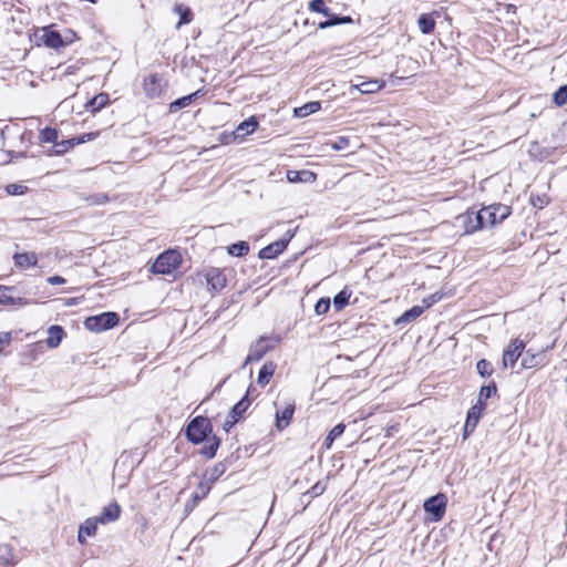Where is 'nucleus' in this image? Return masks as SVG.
Listing matches in <instances>:
<instances>
[{"label": "nucleus", "mask_w": 567, "mask_h": 567, "mask_svg": "<svg viewBox=\"0 0 567 567\" xmlns=\"http://www.w3.org/2000/svg\"><path fill=\"white\" fill-rule=\"evenodd\" d=\"M351 296L352 291L348 287H344L333 298L334 308L337 310H342L349 303V299Z\"/></svg>", "instance_id": "cd10ccee"}, {"label": "nucleus", "mask_w": 567, "mask_h": 567, "mask_svg": "<svg viewBox=\"0 0 567 567\" xmlns=\"http://www.w3.org/2000/svg\"><path fill=\"white\" fill-rule=\"evenodd\" d=\"M13 259L20 268H30L38 264V257L34 252H18L13 256Z\"/></svg>", "instance_id": "f3484780"}, {"label": "nucleus", "mask_w": 567, "mask_h": 567, "mask_svg": "<svg viewBox=\"0 0 567 567\" xmlns=\"http://www.w3.org/2000/svg\"><path fill=\"white\" fill-rule=\"evenodd\" d=\"M48 284L52 285V286H56V285H63L65 284V278L61 277V276H52V277H49L47 279Z\"/></svg>", "instance_id": "3c124183"}, {"label": "nucleus", "mask_w": 567, "mask_h": 567, "mask_svg": "<svg viewBox=\"0 0 567 567\" xmlns=\"http://www.w3.org/2000/svg\"><path fill=\"white\" fill-rule=\"evenodd\" d=\"M497 391L496 384L492 382L488 385H483L480 390L478 401L477 403H485L487 399H489Z\"/></svg>", "instance_id": "4c0bfd02"}, {"label": "nucleus", "mask_w": 567, "mask_h": 567, "mask_svg": "<svg viewBox=\"0 0 567 567\" xmlns=\"http://www.w3.org/2000/svg\"><path fill=\"white\" fill-rule=\"evenodd\" d=\"M174 12L179 14V21L176 24V29H179L182 25L187 24L193 20L192 10L183 4H175Z\"/></svg>", "instance_id": "412c9836"}, {"label": "nucleus", "mask_w": 567, "mask_h": 567, "mask_svg": "<svg viewBox=\"0 0 567 567\" xmlns=\"http://www.w3.org/2000/svg\"><path fill=\"white\" fill-rule=\"evenodd\" d=\"M437 300H440V297H437L436 295L430 296L429 299L424 300V302H426V306L424 308H430Z\"/></svg>", "instance_id": "bf43d9fd"}, {"label": "nucleus", "mask_w": 567, "mask_h": 567, "mask_svg": "<svg viewBox=\"0 0 567 567\" xmlns=\"http://www.w3.org/2000/svg\"><path fill=\"white\" fill-rule=\"evenodd\" d=\"M213 425L208 417L198 415L189 421L185 429L186 439L193 444H200L205 442V445L200 450V454L207 458H213L220 445V439L216 435H212Z\"/></svg>", "instance_id": "f257e3e1"}, {"label": "nucleus", "mask_w": 567, "mask_h": 567, "mask_svg": "<svg viewBox=\"0 0 567 567\" xmlns=\"http://www.w3.org/2000/svg\"><path fill=\"white\" fill-rule=\"evenodd\" d=\"M199 93H200V91L198 90V91H196V92H194V93H192V94H188V95H186V96H183V97H181V99L175 100L174 102H172V103H171V105H169V111H171L172 113H174V112H177V111L182 110L183 107L188 106V105L193 102V100H194V99H195Z\"/></svg>", "instance_id": "bb28decb"}, {"label": "nucleus", "mask_w": 567, "mask_h": 567, "mask_svg": "<svg viewBox=\"0 0 567 567\" xmlns=\"http://www.w3.org/2000/svg\"><path fill=\"white\" fill-rule=\"evenodd\" d=\"M10 340V333H0V351L2 350L4 344H9Z\"/></svg>", "instance_id": "5fc2aeb1"}, {"label": "nucleus", "mask_w": 567, "mask_h": 567, "mask_svg": "<svg viewBox=\"0 0 567 567\" xmlns=\"http://www.w3.org/2000/svg\"><path fill=\"white\" fill-rule=\"evenodd\" d=\"M74 37L75 33L71 30L66 31V34L63 37L60 32L55 30H52L50 28H43L41 41L48 48L59 49L71 43Z\"/></svg>", "instance_id": "39448f33"}, {"label": "nucleus", "mask_w": 567, "mask_h": 567, "mask_svg": "<svg viewBox=\"0 0 567 567\" xmlns=\"http://www.w3.org/2000/svg\"><path fill=\"white\" fill-rule=\"evenodd\" d=\"M226 472V465L221 462L215 464L205 473V480L210 485L216 482Z\"/></svg>", "instance_id": "a878e982"}, {"label": "nucleus", "mask_w": 567, "mask_h": 567, "mask_svg": "<svg viewBox=\"0 0 567 567\" xmlns=\"http://www.w3.org/2000/svg\"><path fill=\"white\" fill-rule=\"evenodd\" d=\"M237 422H238L237 419H230L228 415L223 424V427L226 432H228Z\"/></svg>", "instance_id": "603ef678"}, {"label": "nucleus", "mask_w": 567, "mask_h": 567, "mask_svg": "<svg viewBox=\"0 0 567 567\" xmlns=\"http://www.w3.org/2000/svg\"><path fill=\"white\" fill-rule=\"evenodd\" d=\"M476 369L482 378H486L493 374L494 368L492 363L485 359H481L476 363Z\"/></svg>", "instance_id": "e433bc0d"}, {"label": "nucleus", "mask_w": 567, "mask_h": 567, "mask_svg": "<svg viewBox=\"0 0 567 567\" xmlns=\"http://www.w3.org/2000/svg\"><path fill=\"white\" fill-rule=\"evenodd\" d=\"M344 429H346L344 424L339 423L329 432L328 435H330V439L336 440L342 435V433L344 432Z\"/></svg>", "instance_id": "09e8293b"}, {"label": "nucleus", "mask_w": 567, "mask_h": 567, "mask_svg": "<svg viewBox=\"0 0 567 567\" xmlns=\"http://www.w3.org/2000/svg\"><path fill=\"white\" fill-rule=\"evenodd\" d=\"M424 307L422 306H414L411 309L406 310L401 317L398 318L396 324L403 323V322H411L419 318L423 311Z\"/></svg>", "instance_id": "c85d7f7f"}, {"label": "nucleus", "mask_w": 567, "mask_h": 567, "mask_svg": "<svg viewBox=\"0 0 567 567\" xmlns=\"http://www.w3.org/2000/svg\"><path fill=\"white\" fill-rule=\"evenodd\" d=\"M239 138L237 134H235V131L231 132V133H228V132H224L221 133L219 136H218V141L221 143V144H230L233 143L235 140Z\"/></svg>", "instance_id": "a18cd8bd"}, {"label": "nucleus", "mask_w": 567, "mask_h": 567, "mask_svg": "<svg viewBox=\"0 0 567 567\" xmlns=\"http://www.w3.org/2000/svg\"><path fill=\"white\" fill-rule=\"evenodd\" d=\"M0 565L3 567H12L14 565L12 550L9 546H0Z\"/></svg>", "instance_id": "2f4dec72"}, {"label": "nucleus", "mask_w": 567, "mask_h": 567, "mask_svg": "<svg viewBox=\"0 0 567 567\" xmlns=\"http://www.w3.org/2000/svg\"><path fill=\"white\" fill-rule=\"evenodd\" d=\"M334 25V22L331 20V17H328L326 21H321L319 23L320 29H328Z\"/></svg>", "instance_id": "13d9d810"}, {"label": "nucleus", "mask_w": 567, "mask_h": 567, "mask_svg": "<svg viewBox=\"0 0 567 567\" xmlns=\"http://www.w3.org/2000/svg\"><path fill=\"white\" fill-rule=\"evenodd\" d=\"M474 430H475L474 425H468V423L465 422L464 427H463V439H467L470 436V434L473 433Z\"/></svg>", "instance_id": "6e6d98bb"}, {"label": "nucleus", "mask_w": 567, "mask_h": 567, "mask_svg": "<svg viewBox=\"0 0 567 567\" xmlns=\"http://www.w3.org/2000/svg\"><path fill=\"white\" fill-rule=\"evenodd\" d=\"M384 81L380 80H369L355 84L351 83L349 92L350 94H352L355 91L362 94H372L380 91L384 86Z\"/></svg>", "instance_id": "9d476101"}, {"label": "nucleus", "mask_w": 567, "mask_h": 567, "mask_svg": "<svg viewBox=\"0 0 567 567\" xmlns=\"http://www.w3.org/2000/svg\"><path fill=\"white\" fill-rule=\"evenodd\" d=\"M447 498L444 494L439 493L427 498L424 504V511L431 515L432 522H439L443 518L446 509Z\"/></svg>", "instance_id": "423d86ee"}, {"label": "nucleus", "mask_w": 567, "mask_h": 567, "mask_svg": "<svg viewBox=\"0 0 567 567\" xmlns=\"http://www.w3.org/2000/svg\"><path fill=\"white\" fill-rule=\"evenodd\" d=\"M553 102L557 106H563L567 103V84L561 85L554 94Z\"/></svg>", "instance_id": "58836bf2"}, {"label": "nucleus", "mask_w": 567, "mask_h": 567, "mask_svg": "<svg viewBox=\"0 0 567 567\" xmlns=\"http://www.w3.org/2000/svg\"><path fill=\"white\" fill-rule=\"evenodd\" d=\"M181 262L182 255L177 250L168 249L155 259L151 270L154 274L168 275L177 269Z\"/></svg>", "instance_id": "7ed1b4c3"}, {"label": "nucleus", "mask_w": 567, "mask_h": 567, "mask_svg": "<svg viewBox=\"0 0 567 567\" xmlns=\"http://www.w3.org/2000/svg\"><path fill=\"white\" fill-rule=\"evenodd\" d=\"M512 213L507 205L493 204L483 207L481 210L474 213L468 212L464 216V224L466 233H474L487 226H494L506 219Z\"/></svg>", "instance_id": "f03ea898"}, {"label": "nucleus", "mask_w": 567, "mask_h": 567, "mask_svg": "<svg viewBox=\"0 0 567 567\" xmlns=\"http://www.w3.org/2000/svg\"><path fill=\"white\" fill-rule=\"evenodd\" d=\"M118 323V316L115 312H103L85 319L84 326L87 330L101 332L114 328Z\"/></svg>", "instance_id": "20e7f679"}, {"label": "nucleus", "mask_w": 567, "mask_h": 567, "mask_svg": "<svg viewBox=\"0 0 567 567\" xmlns=\"http://www.w3.org/2000/svg\"><path fill=\"white\" fill-rule=\"evenodd\" d=\"M257 127V118L255 116H250L237 126L235 134H237L239 138H244L246 135L254 133Z\"/></svg>", "instance_id": "a211bd4d"}, {"label": "nucleus", "mask_w": 567, "mask_h": 567, "mask_svg": "<svg viewBox=\"0 0 567 567\" xmlns=\"http://www.w3.org/2000/svg\"><path fill=\"white\" fill-rule=\"evenodd\" d=\"M349 144H350V140H349V137H346V136H339V137H337L336 141L330 143L331 148L334 151H343V150L348 148Z\"/></svg>", "instance_id": "37998d69"}, {"label": "nucleus", "mask_w": 567, "mask_h": 567, "mask_svg": "<svg viewBox=\"0 0 567 567\" xmlns=\"http://www.w3.org/2000/svg\"><path fill=\"white\" fill-rule=\"evenodd\" d=\"M287 178L289 179V182H298V181H300L299 172H297V171H288Z\"/></svg>", "instance_id": "4d7b16f0"}, {"label": "nucleus", "mask_w": 567, "mask_h": 567, "mask_svg": "<svg viewBox=\"0 0 567 567\" xmlns=\"http://www.w3.org/2000/svg\"><path fill=\"white\" fill-rule=\"evenodd\" d=\"M485 406L486 403H476L473 405L467 412L465 422L468 423V425H474L476 427Z\"/></svg>", "instance_id": "4be33fe9"}, {"label": "nucleus", "mask_w": 567, "mask_h": 567, "mask_svg": "<svg viewBox=\"0 0 567 567\" xmlns=\"http://www.w3.org/2000/svg\"><path fill=\"white\" fill-rule=\"evenodd\" d=\"M206 281L212 290L219 291L226 287V276L218 268H210L206 272Z\"/></svg>", "instance_id": "9b49d317"}, {"label": "nucleus", "mask_w": 567, "mask_h": 567, "mask_svg": "<svg viewBox=\"0 0 567 567\" xmlns=\"http://www.w3.org/2000/svg\"><path fill=\"white\" fill-rule=\"evenodd\" d=\"M97 524L100 523V519L97 517H90L84 520L83 524L80 525L79 534H78V540L81 544L85 543V536H93L96 533Z\"/></svg>", "instance_id": "4468645a"}, {"label": "nucleus", "mask_w": 567, "mask_h": 567, "mask_svg": "<svg viewBox=\"0 0 567 567\" xmlns=\"http://www.w3.org/2000/svg\"><path fill=\"white\" fill-rule=\"evenodd\" d=\"M250 399L244 396L240 401H238L229 411L230 419H237L238 421L241 419L243 414L246 412L248 406L250 405Z\"/></svg>", "instance_id": "5701e85b"}, {"label": "nucleus", "mask_w": 567, "mask_h": 567, "mask_svg": "<svg viewBox=\"0 0 567 567\" xmlns=\"http://www.w3.org/2000/svg\"><path fill=\"white\" fill-rule=\"evenodd\" d=\"M89 200H90V204H92V205H102L109 200V197L105 194H97V195L91 196L89 198Z\"/></svg>", "instance_id": "de8ad7c7"}, {"label": "nucleus", "mask_w": 567, "mask_h": 567, "mask_svg": "<svg viewBox=\"0 0 567 567\" xmlns=\"http://www.w3.org/2000/svg\"><path fill=\"white\" fill-rule=\"evenodd\" d=\"M417 23H419L421 32L424 34H429V33L433 32L434 27H435V21H434L433 17L430 14H425V13L420 16Z\"/></svg>", "instance_id": "c756f323"}, {"label": "nucleus", "mask_w": 567, "mask_h": 567, "mask_svg": "<svg viewBox=\"0 0 567 567\" xmlns=\"http://www.w3.org/2000/svg\"><path fill=\"white\" fill-rule=\"evenodd\" d=\"M331 17V20L334 22V25H338V24H348V23H352L353 20L350 16H338V14H333L330 12V16Z\"/></svg>", "instance_id": "c03bdc74"}, {"label": "nucleus", "mask_w": 567, "mask_h": 567, "mask_svg": "<svg viewBox=\"0 0 567 567\" xmlns=\"http://www.w3.org/2000/svg\"><path fill=\"white\" fill-rule=\"evenodd\" d=\"M121 507L117 503H112L103 508L100 516H96L100 519L101 524H106L109 522H114L120 517Z\"/></svg>", "instance_id": "dca6fc26"}, {"label": "nucleus", "mask_w": 567, "mask_h": 567, "mask_svg": "<svg viewBox=\"0 0 567 567\" xmlns=\"http://www.w3.org/2000/svg\"><path fill=\"white\" fill-rule=\"evenodd\" d=\"M110 99L106 93H100L86 103V109L91 112H97L109 103Z\"/></svg>", "instance_id": "b1692460"}, {"label": "nucleus", "mask_w": 567, "mask_h": 567, "mask_svg": "<svg viewBox=\"0 0 567 567\" xmlns=\"http://www.w3.org/2000/svg\"><path fill=\"white\" fill-rule=\"evenodd\" d=\"M249 251V245L247 241H238L228 247V252L231 256L241 257L247 255Z\"/></svg>", "instance_id": "7c9ffc66"}, {"label": "nucleus", "mask_w": 567, "mask_h": 567, "mask_svg": "<svg viewBox=\"0 0 567 567\" xmlns=\"http://www.w3.org/2000/svg\"><path fill=\"white\" fill-rule=\"evenodd\" d=\"M292 236L293 235L291 234V235H289L288 238L279 239V240L271 243L268 246L264 247L262 249H260V251L258 254L259 258L260 259L276 258L279 254H281L286 249V247H287L289 240L292 238Z\"/></svg>", "instance_id": "1a4fd4ad"}, {"label": "nucleus", "mask_w": 567, "mask_h": 567, "mask_svg": "<svg viewBox=\"0 0 567 567\" xmlns=\"http://www.w3.org/2000/svg\"><path fill=\"white\" fill-rule=\"evenodd\" d=\"M6 190L9 195H23L27 193L28 187L23 184L13 183L7 185Z\"/></svg>", "instance_id": "a19ab883"}, {"label": "nucleus", "mask_w": 567, "mask_h": 567, "mask_svg": "<svg viewBox=\"0 0 567 567\" xmlns=\"http://www.w3.org/2000/svg\"><path fill=\"white\" fill-rule=\"evenodd\" d=\"M334 442L333 439H330V435H328L326 439H324V442H323V445L327 447V449H330L332 446V443Z\"/></svg>", "instance_id": "052dcab7"}, {"label": "nucleus", "mask_w": 567, "mask_h": 567, "mask_svg": "<svg viewBox=\"0 0 567 567\" xmlns=\"http://www.w3.org/2000/svg\"><path fill=\"white\" fill-rule=\"evenodd\" d=\"M525 344L522 340H513L503 353V365L504 368H513L518 358L522 355Z\"/></svg>", "instance_id": "6e6552de"}, {"label": "nucleus", "mask_w": 567, "mask_h": 567, "mask_svg": "<svg viewBox=\"0 0 567 567\" xmlns=\"http://www.w3.org/2000/svg\"><path fill=\"white\" fill-rule=\"evenodd\" d=\"M274 347L275 344L270 343L268 338H259L254 344L250 346L249 353L243 364V368L251 362L261 360L267 352L274 349Z\"/></svg>", "instance_id": "0eeeda50"}, {"label": "nucleus", "mask_w": 567, "mask_h": 567, "mask_svg": "<svg viewBox=\"0 0 567 567\" xmlns=\"http://www.w3.org/2000/svg\"><path fill=\"white\" fill-rule=\"evenodd\" d=\"M330 309V299L321 298L317 301L315 306V312L317 315H326Z\"/></svg>", "instance_id": "79ce46f5"}, {"label": "nucleus", "mask_w": 567, "mask_h": 567, "mask_svg": "<svg viewBox=\"0 0 567 567\" xmlns=\"http://www.w3.org/2000/svg\"><path fill=\"white\" fill-rule=\"evenodd\" d=\"M12 291V288L0 286V303H10L12 298L9 296V292Z\"/></svg>", "instance_id": "49530a36"}, {"label": "nucleus", "mask_w": 567, "mask_h": 567, "mask_svg": "<svg viewBox=\"0 0 567 567\" xmlns=\"http://www.w3.org/2000/svg\"><path fill=\"white\" fill-rule=\"evenodd\" d=\"M210 488L212 485L209 483H207L206 481L200 482L193 494V498L195 501L203 499L209 493Z\"/></svg>", "instance_id": "ea45409f"}, {"label": "nucleus", "mask_w": 567, "mask_h": 567, "mask_svg": "<svg viewBox=\"0 0 567 567\" xmlns=\"http://www.w3.org/2000/svg\"><path fill=\"white\" fill-rule=\"evenodd\" d=\"M309 10L326 17L330 16V9L326 6L324 0H311L309 2Z\"/></svg>", "instance_id": "f704fd0d"}, {"label": "nucleus", "mask_w": 567, "mask_h": 567, "mask_svg": "<svg viewBox=\"0 0 567 567\" xmlns=\"http://www.w3.org/2000/svg\"><path fill=\"white\" fill-rule=\"evenodd\" d=\"M326 489V486L324 484L318 482L317 484H315L310 489H309V494L312 496V497H317L319 495H321Z\"/></svg>", "instance_id": "8fccbe9b"}, {"label": "nucleus", "mask_w": 567, "mask_h": 567, "mask_svg": "<svg viewBox=\"0 0 567 567\" xmlns=\"http://www.w3.org/2000/svg\"><path fill=\"white\" fill-rule=\"evenodd\" d=\"M321 109L320 102L313 101L295 109L296 117H306Z\"/></svg>", "instance_id": "393cba45"}, {"label": "nucleus", "mask_w": 567, "mask_h": 567, "mask_svg": "<svg viewBox=\"0 0 567 567\" xmlns=\"http://www.w3.org/2000/svg\"><path fill=\"white\" fill-rule=\"evenodd\" d=\"M293 413H295L293 404H288L284 408V410L277 411L276 412V427L279 431H282L284 429H286L289 425Z\"/></svg>", "instance_id": "2eb2a0df"}, {"label": "nucleus", "mask_w": 567, "mask_h": 567, "mask_svg": "<svg viewBox=\"0 0 567 567\" xmlns=\"http://www.w3.org/2000/svg\"><path fill=\"white\" fill-rule=\"evenodd\" d=\"M554 147L543 146L538 142H533L528 148L529 156L539 162L549 158L554 154Z\"/></svg>", "instance_id": "ddd939ff"}, {"label": "nucleus", "mask_w": 567, "mask_h": 567, "mask_svg": "<svg viewBox=\"0 0 567 567\" xmlns=\"http://www.w3.org/2000/svg\"><path fill=\"white\" fill-rule=\"evenodd\" d=\"M74 145H75V138L62 140L60 142L56 140L55 145H53L54 153L56 155L64 154L70 148H72Z\"/></svg>", "instance_id": "c9c22d12"}, {"label": "nucleus", "mask_w": 567, "mask_h": 567, "mask_svg": "<svg viewBox=\"0 0 567 567\" xmlns=\"http://www.w3.org/2000/svg\"><path fill=\"white\" fill-rule=\"evenodd\" d=\"M254 390H255V388L252 385H249L245 396H247V399H249V395L251 394V391H254Z\"/></svg>", "instance_id": "680f3d73"}, {"label": "nucleus", "mask_w": 567, "mask_h": 567, "mask_svg": "<svg viewBox=\"0 0 567 567\" xmlns=\"http://www.w3.org/2000/svg\"><path fill=\"white\" fill-rule=\"evenodd\" d=\"M544 359V354L543 353H538V354H532V355H525L523 359H522V367L525 368V369H532V368H535L537 365H539L542 363Z\"/></svg>", "instance_id": "72a5a7b5"}, {"label": "nucleus", "mask_w": 567, "mask_h": 567, "mask_svg": "<svg viewBox=\"0 0 567 567\" xmlns=\"http://www.w3.org/2000/svg\"><path fill=\"white\" fill-rule=\"evenodd\" d=\"M59 137V133L55 128L45 127L40 132V142L41 143H53L55 145L56 140Z\"/></svg>", "instance_id": "473e14b6"}, {"label": "nucleus", "mask_w": 567, "mask_h": 567, "mask_svg": "<svg viewBox=\"0 0 567 567\" xmlns=\"http://www.w3.org/2000/svg\"><path fill=\"white\" fill-rule=\"evenodd\" d=\"M276 371V364L272 361H267L258 373L257 382L259 385L265 386L269 383L270 378L274 375Z\"/></svg>", "instance_id": "6ab92c4d"}, {"label": "nucleus", "mask_w": 567, "mask_h": 567, "mask_svg": "<svg viewBox=\"0 0 567 567\" xmlns=\"http://www.w3.org/2000/svg\"><path fill=\"white\" fill-rule=\"evenodd\" d=\"M48 332H49V337L47 339V344L50 348H56L61 343L62 338L64 336L63 328L60 326H51L49 328Z\"/></svg>", "instance_id": "aec40b11"}, {"label": "nucleus", "mask_w": 567, "mask_h": 567, "mask_svg": "<svg viewBox=\"0 0 567 567\" xmlns=\"http://www.w3.org/2000/svg\"><path fill=\"white\" fill-rule=\"evenodd\" d=\"M93 137H94V135L91 134V133L90 134H83V135H81L79 137H75V145H79V144L84 143L86 141H91Z\"/></svg>", "instance_id": "864d4df0"}, {"label": "nucleus", "mask_w": 567, "mask_h": 567, "mask_svg": "<svg viewBox=\"0 0 567 567\" xmlns=\"http://www.w3.org/2000/svg\"><path fill=\"white\" fill-rule=\"evenodd\" d=\"M144 91L148 97H157L162 94V79L157 74H151L144 81Z\"/></svg>", "instance_id": "f8f14e48"}]
</instances>
